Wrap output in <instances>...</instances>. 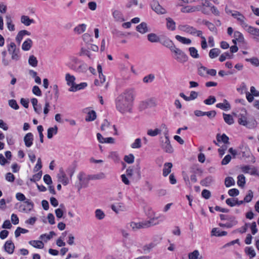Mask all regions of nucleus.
Wrapping results in <instances>:
<instances>
[{"mask_svg": "<svg viewBox=\"0 0 259 259\" xmlns=\"http://www.w3.org/2000/svg\"><path fill=\"white\" fill-rule=\"evenodd\" d=\"M245 29L250 34L255 36L259 37V29L247 25Z\"/></svg>", "mask_w": 259, "mask_h": 259, "instance_id": "nucleus-19", "label": "nucleus"}, {"mask_svg": "<svg viewBox=\"0 0 259 259\" xmlns=\"http://www.w3.org/2000/svg\"><path fill=\"white\" fill-rule=\"evenodd\" d=\"M41 176L42 171H40L38 173L34 175L32 178L30 179V181L32 182H35L36 181H38L41 179Z\"/></svg>", "mask_w": 259, "mask_h": 259, "instance_id": "nucleus-58", "label": "nucleus"}, {"mask_svg": "<svg viewBox=\"0 0 259 259\" xmlns=\"http://www.w3.org/2000/svg\"><path fill=\"white\" fill-rule=\"evenodd\" d=\"M239 191L238 189L233 188L229 190L228 194L231 197H235L238 195Z\"/></svg>", "mask_w": 259, "mask_h": 259, "instance_id": "nucleus-61", "label": "nucleus"}, {"mask_svg": "<svg viewBox=\"0 0 259 259\" xmlns=\"http://www.w3.org/2000/svg\"><path fill=\"white\" fill-rule=\"evenodd\" d=\"M4 248L6 252L12 254L14 251L15 245L12 241L9 240L5 242Z\"/></svg>", "mask_w": 259, "mask_h": 259, "instance_id": "nucleus-13", "label": "nucleus"}, {"mask_svg": "<svg viewBox=\"0 0 259 259\" xmlns=\"http://www.w3.org/2000/svg\"><path fill=\"white\" fill-rule=\"evenodd\" d=\"M29 244L36 248L41 249L44 247V243L40 240H31Z\"/></svg>", "mask_w": 259, "mask_h": 259, "instance_id": "nucleus-26", "label": "nucleus"}, {"mask_svg": "<svg viewBox=\"0 0 259 259\" xmlns=\"http://www.w3.org/2000/svg\"><path fill=\"white\" fill-rule=\"evenodd\" d=\"M154 78L155 76L153 74H149L143 78V81L144 83H150L154 80Z\"/></svg>", "mask_w": 259, "mask_h": 259, "instance_id": "nucleus-50", "label": "nucleus"}, {"mask_svg": "<svg viewBox=\"0 0 259 259\" xmlns=\"http://www.w3.org/2000/svg\"><path fill=\"white\" fill-rule=\"evenodd\" d=\"M131 227L132 228V230L134 231H136L137 230L142 229V228H146V227L145 225V221H143L141 222H131Z\"/></svg>", "mask_w": 259, "mask_h": 259, "instance_id": "nucleus-16", "label": "nucleus"}, {"mask_svg": "<svg viewBox=\"0 0 259 259\" xmlns=\"http://www.w3.org/2000/svg\"><path fill=\"white\" fill-rule=\"evenodd\" d=\"M122 236V242L125 246H127L126 241L128 239V228L126 229H121L120 230Z\"/></svg>", "mask_w": 259, "mask_h": 259, "instance_id": "nucleus-24", "label": "nucleus"}, {"mask_svg": "<svg viewBox=\"0 0 259 259\" xmlns=\"http://www.w3.org/2000/svg\"><path fill=\"white\" fill-rule=\"evenodd\" d=\"M234 37L239 42H243L244 41L243 34L239 31H236L234 32Z\"/></svg>", "mask_w": 259, "mask_h": 259, "instance_id": "nucleus-44", "label": "nucleus"}, {"mask_svg": "<svg viewBox=\"0 0 259 259\" xmlns=\"http://www.w3.org/2000/svg\"><path fill=\"white\" fill-rule=\"evenodd\" d=\"M225 184L226 187H230L235 185V181L232 177H227L225 179Z\"/></svg>", "mask_w": 259, "mask_h": 259, "instance_id": "nucleus-52", "label": "nucleus"}, {"mask_svg": "<svg viewBox=\"0 0 259 259\" xmlns=\"http://www.w3.org/2000/svg\"><path fill=\"white\" fill-rule=\"evenodd\" d=\"M55 235H56V233L54 231H51L49 235H47V234L41 235L39 237V238L41 239H44V238L46 237L47 239L46 242H47V240L51 239L53 236Z\"/></svg>", "mask_w": 259, "mask_h": 259, "instance_id": "nucleus-55", "label": "nucleus"}, {"mask_svg": "<svg viewBox=\"0 0 259 259\" xmlns=\"http://www.w3.org/2000/svg\"><path fill=\"white\" fill-rule=\"evenodd\" d=\"M175 38L177 40L183 44L189 45L191 43V40L190 39L181 36L179 35H176Z\"/></svg>", "mask_w": 259, "mask_h": 259, "instance_id": "nucleus-36", "label": "nucleus"}, {"mask_svg": "<svg viewBox=\"0 0 259 259\" xmlns=\"http://www.w3.org/2000/svg\"><path fill=\"white\" fill-rule=\"evenodd\" d=\"M216 101V99L214 96H210L207 99L204 100L203 102L204 104L210 105L214 104Z\"/></svg>", "mask_w": 259, "mask_h": 259, "instance_id": "nucleus-54", "label": "nucleus"}, {"mask_svg": "<svg viewBox=\"0 0 259 259\" xmlns=\"http://www.w3.org/2000/svg\"><path fill=\"white\" fill-rule=\"evenodd\" d=\"M237 184L239 187H243L245 184V178L243 175H239L237 177Z\"/></svg>", "mask_w": 259, "mask_h": 259, "instance_id": "nucleus-46", "label": "nucleus"}, {"mask_svg": "<svg viewBox=\"0 0 259 259\" xmlns=\"http://www.w3.org/2000/svg\"><path fill=\"white\" fill-rule=\"evenodd\" d=\"M28 63L30 66L35 67L37 66L38 61L34 55H30L28 59Z\"/></svg>", "mask_w": 259, "mask_h": 259, "instance_id": "nucleus-42", "label": "nucleus"}, {"mask_svg": "<svg viewBox=\"0 0 259 259\" xmlns=\"http://www.w3.org/2000/svg\"><path fill=\"white\" fill-rule=\"evenodd\" d=\"M159 217H153L148 221H145V225L146 228L152 226L156 225L159 224V221L157 220Z\"/></svg>", "mask_w": 259, "mask_h": 259, "instance_id": "nucleus-20", "label": "nucleus"}, {"mask_svg": "<svg viewBox=\"0 0 259 259\" xmlns=\"http://www.w3.org/2000/svg\"><path fill=\"white\" fill-rule=\"evenodd\" d=\"M151 6L152 9L157 14H163L166 13V10L159 5L157 1H152Z\"/></svg>", "mask_w": 259, "mask_h": 259, "instance_id": "nucleus-8", "label": "nucleus"}, {"mask_svg": "<svg viewBox=\"0 0 259 259\" xmlns=\"http://www.w3.org/2000/svg\"><path fill=\"white\" fill-rule=\"evenodd\" d=\"M162 149L166 153H171L173 152V148L170 144V141L167 136H165V141L161 144Z\"/></svg>", "mask_w": 259, "mask_h": 259, "instance_id": "nucleus-9", "label": "nucleus"}, {"mask_svg": "<svg viewBox=\"0 0 259 259\" xmlns=\"http://www.w3.org/2000/svg\"><path fill=\"white\" fill-rule=\"evenodd\" d=\"M159 43L168 48L170 50H172V49L175 47L173 41L168 37L165 36H161Z\"/></svg>", "mask_w": 259, "mask_h": 259, "instance_id": "nucleus-7", "label": "nucleus"}, {"mask_svg": "<svg viewBox=\"0 0 259 259\" xmlns=\"http://www.w3.org/2000/svg\"><path fill=\"white\" fill-rule=\"evenodd\" d=\"M141 140L140 138H137L135 140L134 142L132 144L131 147L133 148H140L141 147Z\"/></svg>", "mask_w": 259, "mask_h": 259, "instance_id": "nucleus-59", "label": "nucleus"}, {"mask_svg": "<svg viewBox=\"0 0 259 259\" xmlns=\"http://www.w3.org/2000/svg\"><path fill=\"white\" fill-rule=\"evenodd\" d=\"M224 103H218L216 105V107L225 110H228L231 108V106L229 102L225 99L224 100Z\"/></svg>", "mask_w": 259, "mask_h": 259, "instance_id": "nucleus-37", "label": "nucleus"}, {"mask_svg": "<svg viewBox=\"0 0 259 259\" xmlns=\"http://www.w3.org/2000/svg\"><path fill=\"white\" fill-rule=\"evenodd\" d=\"M172 166V164L171 162L164 163V168L163 169V175L164 177H166L171 172Z\"/></svg>", "mask_w": 259, "mask_h": 259, "instance_id": "nucleus-22", "label": "nucleus"}, {"mask_svg": "<svg viewBox=\"0 0 259 259\" xmlns=\"http://www.w3.org/2000/svg\"><path fill=\"white\" fill-rule=\"evenodd\" d=\"M160 37L154 33H151L147 35V39L151 42H159Z\"/></svg>", "mask_w": 259, "mask_h": 259, "instance_id": "nucleus-18", "label": "nucleus"}, {"mask_svg": "<svg viewBox=\"0 0 259 259\" xmlns=\"http://www.w3.org/2000/svg\"><path fill=\"white\" fill-rule=\"evenodd\" d=\"M58 181L65 186L69 183V180L67 178L62 168H61L59 170V173L58 174Z\"/></svg>", "mask_w": 259, "mask_h": 259, "instance_id": "nucleus-11", "label": "nucleus"}, {"mask_svg": "<svg viewBox=\"0 0 259 259\" xmlns=\"http://www.w3.org/2000/svg\"><path fill=\"white\" fill-rule=\"evenodd\" d=\"M239 148L241 149V151H240L239 154H241L242 157H249L250 154V152L248 147L242 145V146H240Z\"/></svg>", "mask_w": 259, "mask_h": 259, "instance_id": "nucleus-34", "label": "nucleus"}, {"mask_svg": "<svg viewBox=\"0 0 259 259\" xmlns=\"http://www.w3.org/2000/svg\"><path fill=\"white\" fill-rule=\"evenodd\" d=\"M161 132V130L156 128L154 130H149L147 132V134L151 137H154L158 134H159Z\"/></svg>", "mask_w": 259, "mask_h": 259, "instance_id": "nucleus-57", "label": "nucleus"}, {"mask_svg": "<svg viewBox=\"0 0 259 259\" xmlns=\"http://www.w3.org/2000/svg\"><path fill=\"white\" fill-rule=\"evenodd\" d=\"M190 56L193 58L197 59L199 58L198 51L194 47H190L189 48Z\"/></svg>", "mask_w": 259, "mask_h": 259, "instance_id": "nucleus-45", "label": "nucleus"}, {"mask_svg": "<svg viewBox=\"0 0 259 259\" xmlns=\"http://www.w3.org/2000/svg\"><path fill=\"white\" fill-rule=\"evenodd\" d=\"M237 221H234V220L232 221V223L227 222L225 224L220 223L219 226L221 227H226L227 228H231L237 224Z\"/></svg>", "mask_w": 259, "mask_h": 259, "instance_id": "nucleus-53", "label": "nucleus"}, {"mask_svg": "<svg viewBox=\"0 0 259 259\" xmlns=\"http://www.w3.org/2000/svg\"><path fill=\"white\" fill-rule=\"evenodd\" d=\"M190 172H192L193 174L195 175L199 173L202 174L203 172V170L197 165H194L191 167Z\"/></svg>", "mask_w": 259, "mask_h": 259, "instance_id": "nucleus-49", "label": "nucleus"}, {"mask_svg": "<svg viewBox=\"0 0 259 259\" xmlns=\"http://www.w3.org/2000/svg\"><path fill=\"white\" fill-rule=\"evenodd\" d=\"M245 252L250 256V258L254 257L256 255L254 250L251 247H246L245 248Z\"/></svg>", "mask_w": 259, "mask_h": 259, "instance_id": "nucleus-48", "label": "nucleus"}, {"mask_svg": "<svg viewBox=\"0 0 259 259\" xmlns=\"http://www.w3.org/2000/svg\"><path fill=\"white\" fill-rule=\"evenodd\" d=\"M32 46V41L30 38H27L22 44V49L25 51H28Z\"/></svg>", "mask_w": 259, "mask_h": 259, "instance_id": "nucleus-29", "label": "nucleus"}, {"mask_svg": "<svg viewBox=\"0 0 259 259\" xmlns=\"http://www.w3.org/2000/svg\"><path fill=\"white\" fill-rule=\"evenodd\" d=\"M157 106L156 99L154 98H150L140 102L138 105V110L142 112L148 108L154 107Z\"/></svg>", "mask_w": 259, "mask_h": 259, "instance_id": "nucleus-3", "label": "nucleus"}, {"mask_svg": "<svg viewBox=\"0 0 259 259\" xmlns=\"http://www.w3.org/2000/svg\"><path fill=\"white\" fill-rule=\"evenodd\" d=\"M130 93L126 91L117 97L115 100L116 108L121 113L128 110L130 102Z\"/></svg>", "mask_w": 259, "mask_h": 259, "instance_id": "nucleus-1", "label": "nucleus"}, {"mask_svg": "<svg viewBox=\"0 0 259 259\" xmlns=\"http://www.w3.org/2000/svg\"><path fill=\"white\" fill-rule=\"evenodd\" d=\"M221 51L218 48H213L210 50L209 56L210 58H216L220 54Z\"/></svg>", "mask_w": 259, "mask_h": 259, "instance_id": "nucleus-41", "label": "nucleus"}, {"mask_svg": "<svg viewBox=\"0 0 259 259\" xmlns=\"http://www.w3.org/2000/svg\"><path fill=\"white\" fill-rule=\"evenodd\" d=\"M233 114L238 117V122L240 125L245 126L248 128H253L257 125V122L255 119L252 118L248 120H247V111L245 109H242L239 114L233 113Z\"/></svg>", "mask_w": 259, "mask_h": 259, "instance_id": "nucleus-2", "label": "nucleus"}, {"mask_svg": "<svg viewBox=\"0 0 259 259\" xmlns=\"http://www.w3.org/2000/svg\"><path fill=\"white\" fill-rule=\"evenodd\" d=\"M175 55V59L180 63H184L188 60V56L181 49L176 46L170 50Z\"/></svg>", "mask_w": 259, "mask_h": 259, "instance_id": "nucleus-4", "label": "nucleus"}, {"mask_svg": "<svg viewBox=\"0 0 259 259\" xmlns=\"http://www.w3.org/2000/svg\"><path fill=\"white\" fill-rule=\"evenodd\" d=\"M199 255V251L197 250H195L189 254L188 257L189 259H197Z\"/></svg>", "mask_w": 259, "mask_h": 259, "instance_id": "nucleus-60", "label": "nucleus"}, {"mask_svg": "<svg viewBox=\"0 0 259 259\" xmlns=\"http://www.w3.org/2000/svg\"><path fill=\"white\" fill-rule=\"evenodd\" d=\"M232 17L237 19L240 25L244 29L247 26V24L245 22V17L239 12L236 11L233 12Z\"/></svg>", "mask_w": 259, "mask_h": 259, "instance_id": "nucleus-6", "label": "nucleus"}, {"mask_svg": "<svg viewBox=\"0 0 259 259\" xmlns=\"http://www.w3.org/2000/svg\"><path fill=\"white\" fill-rule=\"evenodd\" d=\"M213 179L212 176H208L200 181V184L202 186H208L213 182Z\"/></svg>", "mask_w": 259, "mask_h": 259, "instance_id": "nucleus-33", "label": "nucleus"}, {"mask_svg": "<svg viewBox=\"0 0 259 259\" xmlns=\"http://www.w3.org/2000/svg\"><path fill=\"white\" fill-rule=\"evenodd\" d=\"M245 61L247 62H250L252 65H253L255 66H259V60L257 58L253 57V58H250V59L246 58L245 59Z\"/></svg>", "mask_w": 259, "mask_h": 259, "instance_id": "nucleus-56", "label": "nucleus"}, {"mask_svg": "<svg viewBox=\"0 0 259 259\" xmlns=\"http://www.w3.org/2000/svg\"><path fill=\"white\" fill-rule=\"evenodd\" d=\"M236 201V198H228L226 200V203L227 205L231 207H233L236 206L235 201Z\"/></svg>", "mask_w": 259, "mask_h": 259, "instance_id": "nucleus-63", "label": "nucleus"}, {"mask_svg": "<svg viewBox=\"0 0 259 259\" xmlns=\"http://www.w3.org/2000/svg\"><path fill=\"white\" fill-rule=\"evenodd\" d=\"M178 28L181 31H184L192 35L200 36V35L202 34V31L197 30L195 28L188 25H180L179 26Z\"/></svg>", "mask_w": 259, "mask_h": 259, "instance_id": "nucleus-5", "label": "nucleus"}, {"mask_svg": "<svg viewBox=\"0 0 259 259\" xmlns=\"http://www.w3.org/2000/svg\"><path fill=\"white\" fill-rule=\"evenodd\" d=\"M223 115L224 119L226 123L229 125H231L234 123V119L230 114L223 113Z\"/></svg>", "mask_w": 259, "mask_h": 259, "instance_id": "nucleus-39", "label": "nucleus"}, {"mask_svg": "<svg viewBox=\"0 0 259 259\" xmlns=\"http://www.w3.org/2000/svg\"><path fill=\"white\" fill-rule=\"evenodd\" d=\"M201 195L204 198L208 199L210 197L211 193L209 190L204 189L202 191Z\"/></svg>", "mask_w": 259, "mask_h": 259, "instance_id": "nucleus-64", "label": "nucleus"}, {"mask_svg": "<svg viewBox=\"0 0 259 259\" xmlns=\"http://www.w3.org/2000/svg\"><path fill=\"white\" fill-rule=\"evenodd\" d=\"M95 216L97 219L101 220L105 218V214L102 210L97 209L95 211Z\"/></svg>", "mask_w": 259, "mask_h": 259, "instance_id": "nucleus-51", "label": "nucleus"}, {"mask_svg": "<svg viewBox=\"0 0 259 259\" xmlns=\"http://www.w3.org/2000/svg\"><path fill=\"white\" fill-rule=\"evenodd\" d=\"M58 132V127L56 125L48 129L47 137L48 139L52 138L53 135H56Z\"/></svg>", "mask_w": 259, "mask_h": 259, "instance_id": "nucleus-35", "label": "nucleus"}, {"mask_svg": "<svg viewBox=\"0 0 259 259\" xmlns=\"http://www.w3.org/2000/svg\"><path fill=\"white\" fill-rule=\"evenodd\" d=\"M87 86V83L86 82H82L78 84H77L75 83L74 85H73V87H71L68 91L69 92H76L78 90H80L81 89H83Z\"/></svg>", "mask_w": 259, "mask_h": 259, "instance_id": "nucleus-17", "label": "nucleus"}, {"mask_svg": "<svg viewBox=\"0 0 259 259\" xmlns=\"http://www.w3.org/2000/svg\"><path fill=\"white\" fill-rule=\"evenodd\" d=\"M9 105L11 108H14L15 110L19 109V106L17 104L16 101L15 100L12 99L9 100Z\"/></svg>", "mask_w": 259, "mask_h": 259, "instance_id": "nucleus-62", "label": "nucleus"}, {"mask_svg": "<svg viewBox=\"0 0 259 259\" xmlns=\"http://www.w3.org/2000/svg\"><path fill=\"white\" fill-rule=\"evenodd\" d=\"M253 197V192L249 190L248 191L247 194L245 196L243 202L245 203H249L251 201L252 198Z\"/></svg>", "mask_w": 259, "mask_h": 259, "instance_id": "nucleus-47", "label": "nucleus"}, {"mask_svg": "<svg viewBox=\"0 0 259 259\" xmlns=\"http://www.w3.org/2000/svg\"><path fill=\"white\" fill-rule=\"evenodd\" d=\"M6 19L8 29L10 31H14L15 25L12 23L13 22L11 16L10 15H7L6 16Z\"/></svg>", "mask_w": 259, "mask_h": 259, "instance_id": "nucleus-31", "label": "nucleus"}, {"mask_svg": "<svg viewBox=\"0 0 259 259\" xmlns=\"http://www.w3.org/2000/svg\"><path fill=\"white\" fill-rule=\"evenodd\" d=\"M113 16L116 21L122 22L125 21L121 13L118 10H114L112 13Z\"/></svg>", "mask_w": 259, "mask_h": 259, "instance_id": "nucleus-27", "label": "nucleus"}, {"mask_svg": "<svg viewBox=\"0 0 259 259\" xmlns=\"http://www.w3.org/2000/svg\"><path fill=\"white\" fill-rule=\"evenodd\" d=\"M21 22L26 26H29L31 23H34L33 19H31L27 16H22L21 18Z\"/></svg>", "mask_w": 259, "mask_h": 259, "instance_id": "nucleus-32", "label": "nucleus"}, {"mask_svg": "<svg viewBox=\"0 0 259 259\" xmlns=\"http://www.w3.org/2000/svg\"><path fill=\"white\" fill-rule=\"evenodd\" d=\"M96 113L94 110H92L88 113L87 116L85 117L87 121H91L94 120L96 118Z\"/></svg>", "mask_w": 259, "mask_h": 259, "instance_id": "nucleus-38", "label": "nucleus"}, {"mask_svg": "<svg viewBox=\"0 0 259 259\" xmlns=\"http://www.w3.org/2000/svg\"><path fill=\"white\" fill-rule=\"evenodd\" d=\"M65 79L67 81V84L71 87L75 85V78L73 75H71L69 73H67L65 76Z\"/></svg>", "mask_w": 259, "mask_h": 259, "instance_id": "nucleus-28", "label": "nucleus"}, {"mask_svg": "<svg viewBox=\"0 0 259 259\" xmlns=\"http://www.w3.org/2000/svg\"><path fill=\"white\" fill-rule=\"evenodd\" d=\"M131 178L133 181H137L141 178L140 167L137 164L135 168L131 169Z\"/></svg>", "mask_w": 259, "mask_h": 259, "instance_id": "nucleus-10", "label": "nucleus"}, {"mask_svg": "<svg viewBox=\"0 0 259 259\" xmlns=\"http://www.w3.org/2000/svg\"><path fill=\"white\" fill-rule=\"evenodd\" d=\"M86 29V25L81 24L78 25L77 26L74 28V31L77 34H81L85 31Z\"/></svg>", "mask_w": 259, "mask_h": 259, "instance_id": "nucleus-40", "label": "nucleus"}, {"mask_svg": "<svg viewBox=\"0 0 259 259\" xmlns=\"http://www.w3.org/2000/svg\"><path fill=\"white\" fill-rule=\"evenodd\" d=\"M108 158L113 160L115 163H119L121 161L120 158L117 152H111L108 155Z\"/></svg>", "mask_w": 259, "mask_h": 259, "instance_id": "nucleus-30", "label": "nucleus"}, {"mask_svg": "<svg viewBox=\"0 0 259 259\" xmlns=\"http://www.w3.org/2000/svg\"><path fill=\"white\" fill-rule=\"evenodd\" d=\"M33 136L31 133H27L24 137L25 145L27 147H30L33 144Z\"/></svg>", "mask_w": 259, "mask_h": 259, "instance_id": "nucleus-15", "label": "nucleus"}, {"mask_svg": "<svg viewBox=\"0 0 259 259\" xmlns=\"http://www.w3.org/2000/svg\"><path fill=\"white\" fill-rule=\"evenodd\" d=\"M137 31L141 34L146 33L150 31L148 28L147 24L145 22H142L136 26Z\"/></svg>", "mask_w": 259, "mask_h": 259, "instance_id": "nucleus-14", "label": "nucleus"}, {"mask_svg": "<svg viewBox=\"0 0 259 259\" xmlns=\"http://www.w3.org/2000/svg\"><path fill=\"white\" fill-rule=\"evenodd\" d=\"M97 70L99 73V76L101 83H103L105 81V76L103 74L102 68L100 64L97 66Z\"/></svg>", "mask_w": 259, "mask_h": 259, "instance_id": "nucleus-43", "label": "nucleus"}, {"mask_svg": "<svg viewBox=\"0 0 259 259\" xmlns=\"http://www.w3.org/2000/svg\"><path fill=\"white\" fill-rule=\"evenodd\" d=\"M211 235L221 237L226 236L227 234V232L224 231H221L220 229L217 228H213L211 232Z\"/></svg>", "mask_w": 259, "mask_h": 259, "instance_id": "nucleus-21", "label": "nucleus"}, {"mask_svg": "<svg viewBox=\"0 0 259 259\" xmlns=\"http://www.w3.org/2000/svg\"><path fill=\"white\" fill-rule=\"evenodd\" d=\"M166 20V27L168 29L174 31L176 29V23L175 21L171 18H167Z\"/></svg>", "mask_w": 259, "mask_h": 259, "instance_id": "nucleus-25", "label": "nucleus"}, {"mask_svg": "<svg viewBox=\"0 0 259 259\" xmlns=\"http://www.w3.org/2000/svg\"><path fill=\"white\" fill-rule=\"evenodd\" d=\"M217 140L218 142H223L224 144H229V137L225 134L222 136L220 134H218L216 136Z\"/></svg>", "mask_w": 259, "mask_h": 259, "instance_id": "nucleus-23", "label": "nucleus"}, {"mask_svg": "<svg viewBox=\"0 0 259 259\" xmlns=\"http://www.w3.org/2000/svg\"><path fill=\"white\" fill-rule=\"evenodd\" d=\"M73 62H74L75 64L78 65L77 69V72H84L87 70V65L86 64L81 62L76 58H74L72 60Z\"/></svg>", "mask_w": 259, "mask_h": 259, "instance_id": "nucleus-12", "label": "nucleus"}]
</instances>
